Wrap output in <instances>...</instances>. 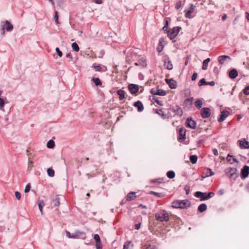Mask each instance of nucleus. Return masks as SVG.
<instances>
[{"label":"nucleus","mask_w":249,"mask_h":249,"mask_svg":"<svg viewBox=\"0 0 249 249\" xmlns=\"http://www.w3.org/2000/svg\"><path fill=\"white\" fill-rule=\"evenodd\" d=\"M156 219L159 222H167L169 220V213L165 210H161L155 214Z\"/></svg>","instance_id":"nucleus-1"},{"label":"nucleus","mask_w":249,"mask_h":249,"mask_svg":"<svg viewBox=\"0 0 249 249\" xmlns=\"http://www.w3.org/2000/svg\"><path fill=\"white\" fill-rule=\"evenodd\" d=\"M190 206V202L187 199L175 200L172 203V207L174 208L187 209Z\"/></svg>","instance_id":"nucleus-2"},{"label":"nucleus","mask_w":249,"mask_h":249,"mask_svg":"<svg viewBox=\"0 0 249 249\" xmlns=\"http://www.w3.org/2000/svg\"><path fill=\"white\" fill-rule=\"evenodd\" d=\"M214 195V193L213 192L207 193L197 191L195 193L194 196L195 197L199 198L200 200L202 201L208 200L213 197Z\"/></svg>","instance_id":"nucleus-3"},{"label":"nucleus","mask_w":249,"mask_h":249,"mask_svg":"<svg viewBox=\"0 0 249 249\" xmlns=\"http://www.w3.org/2000/svg\"><path fill=\"white\" fill-rule=\"evenodd\" d=\"M237 171V169L235 168L229 167L225 170V173L229 178H233L235 179L238 177Z\"/></svg>","instance_id":"nucleus-4"},{"label":"nucleus","mask_w":249,"mask_h":249,"mask_svg":"<svg viewBox=\"0 0 249 249\" xmlns=\"http://www.w3.org/2000/svg\"><path fill=\"white\" fill-rule=\"evenodd\" d=\"M181 27L176 26L174 27L172 30L167 31L168 36L171 39H174L178 34Z\"/></svg>","instance_id":"nucleus-5"},{"label":"nucleus","mask_w":249,"mask_h":249,"mask_svg":"<svg viewBox=\"0 0 249 249\" xmlns=\"http://www.w3.org/2000/svg\"><path fill=\"white\" fill-rule=\"evenodd\" d=\"M150 93L153 95L160 96H165L166 94V92L165 90L159 89V87L151 89Z\"/></svg>","instance_id":"nucleus-6"},{"label":"nucleus","mask_w":249,"mask_h":249,"mask_svg":"<svg viewBox=\"0 0 249 249\" xmlns=\"http://www.w3.org/2000/svg\"><path fill=\"white\" fill-rule=\"evenodd\" d=\"M72 238H80L85 239L86 238V233L84 231H76L72 233Z\"/></svg>","instance_id":"nucleus-7"},{"label":"nucleus","mask_w":249,"mask_h":249,"mask_svg":"<svg viewBox=\"0 0 249 249\" xmlns=\"http://www.w3.org/2000/svg\"><path fill=\"white\" fill-rule=\"evenodd\" d=\"M0 27H3L7 32L11 31L13 29V25L8 20L1 21Z\"/></svg>","instance_id":"nucleus-8"},{"label":"nucleus","mask_w":249,"mask_h":249,"mask_svg":"<svg viewBox=\"0 0 249 249\" xmlns=\"http://www.w3.org/2000/svg\"><path fill=\"white\" fill-rule=\"evenodd\" d=\"M201 116L202 118L206 119L211 116V109L209 107H203L201 109Z\"/></svg>","instance_id":"nucleus-9"},{"label":"nucleus","mask_w":249,"mask_h":249,"mask_svg":"<svg viewBox=\"0 0 249 249\" xmlns=\"http://www.w3.org/2000/svg\"><path fill=\"white\" fill-rule=\"evenodd\" d=\"M249 175V166L245 165L241 171V178L242 179L246 178Z\"/></svg>","instance_id":"nucleus-10"},{"label":"nucleus","mask_w":249,"mask_h":249,"mask_svg":"<svg viewBox=\"0 0 249 249\" xmlns=\"http://www.w3.org/2000/svg\"><path fill=\"white\" fill-rule=\"evenodd\" d=\"M239 147L241 149H249V142L245 140V139L239 140L238 141Z\"/></svg>","instance_id":"nucleus-11"},{"label":"nucleus","mask_w":249,"mask_h":249,"mask_svg":"<svg viewBox=\"0 0 249 249\" xmlns=\"http://www.w3.org/2000/svg\"><path fill=\"white\" fill-rule=\"evenodd\" d=\"M135 65L141 68L146 67L147 66L146 59L144 57H140L138 61L135 63Z\"/></svg>","instance_id":"nucleus-12"},{"label":"nucleus","mask_w":249,"mask_h":249,"mask_svg":"<svg viewBox=\"0 0 249 249\" xmlns=\"http://www.w3.org/2000/svg\"><path fill=\"white\" fill-rule=\"evenodd\" d=\"M196 122L191 118H188L186 121V126L192 129H195L196 127Z\"/></svg>","instance_id":"nucleus-13"},{"label":"nucleus","mask_w":249,"mask_h":249,"mask_svg":"<svg viewBox=\"0 0 249 249\" xmlns=\"http://www.w3.org/2000/svg\"><path fill=\"white\" fill-rule=\"evenodd\" d=\"M128 89L131 94H135L139 90V87L137 85L131 84L128 86Z\"/></svg>","instance_id":"nucleus-14"},{"label":"nucleus","mask_w":249,"mask_h":249,"mask_svg":"<svg viewBox=\"0 0 249 249\" xmlns=\"http://www.w3.org/2000/svg\"><path fill=\"white\" fill-rule=\"evenodd\" d=\"M229 114V112L227 110H223L221 112V114L220 115V117L218 119V121L219 122H223L226 118L228 116Z\"/></svg>","instance_id":"nucleus-15"},{"label":"nucleus","mask_w":249,"mask_h":249,"mask_svg":"<svg viewBox=\"0 0 249 249\" xmlns=\"http://www.w3.org/2000/svg\"><path fill=\"white\" fill-rule=\"evenodd\" d=\"M227 60H231V57L228 55H220L218 57V62L221 65H223Z\"/></svg>","instance_id":"nucleus-16"},{"label":"nucleus","mask_w":249,"mask_h":249,"mask_svg":"<svg viewBox=\"0 0 249 249\" xmlns=\"http://www.w3.org/2000/svg\"><path fill=\"white\" fill-rule=\"evenodd\" d=\"M172 110L178 116L180 117L182 115V110L178 106H176L175 107H173Z\"/></svg>","instance_id":"nucleus-17"},{"label":"nucleus","mask_w":249,"mask_h":249,"mask_svg":"<svg viewBox=\"0 0 249 249\" xmlns=\"http://www.w3.org/2000/svg\"><path fill=\"white\" fill-rule=\"evenodd\" d=\"M179 140H185L186 138V130L183 127H180L178 130Z\"/></svg>","instance_id":"nucleus-18"},{"label":"nucleus","mask_w":249,"mask_h":249,"mask_svg":"<svg viewBox=\"0 0 249 249\" xmlns=\"http://www.w3.org/2000/svg\"><path fill=\"white\" fill-rule=\"evenodd\" d=\"M165 81L167 84H168V85L171 89H174L176 88L177 82L173 79H166Z\"/></svg>","instance_id":"nucleus-19"},{"label":"nucleus","mask_w":249,"mask_h":249,"mask_svg":"<svg viewBox=\"0 0 249 249\" xmlns=\"http://www.w3.org/2000/svg\"><path fill=\"white\" fill-rule=\"evenodd\" d=\"M134 106L138 108L139 112H142L143 110L144 107L142 103L138 101L134 103Z\"/></svg>","instance_id":"nucleus-20"},{"label":"nucleus","mask_w":249,"mask_h":249,"mask_svg":"<svg viewBox=\"0 0 249 249\" xmlns=\"http://www.w3.org/2000/svg\"><path fill=\"white\" fill-rule=\"evenodd\" d=\"M194 11V6L193 4H190V9L188 11L186 12L185 14V17L186 18H192V17L191 16V14L193 13Z\"/></svg>","instance_id":"nucleus-21"},{"label":"nucleus","mask_w":249,"mask_h":249,"mask_svg":"<svg viewBox=\"0 0 249 249\" xmlns=\"http://www.w3.org/2000/svg\"><path fill=\"white\" fill-rule=\"evenodd\" d=\"M227 160L230 162V164H233L234 162L238 163L237 160L233 157V156L228 154L226 158Z\"/></svg>","instance_id":"nucleus-22"},{"label":"nucleus","mask_w":249,"mask_h":249,"mask_svg":"<svg viewBox=\"0 0 249 249\" xmlns=\"http://www.w3.org/2000/svg\"><path fill=\"white\" fill-rule=\"evenodd\" d=\"M238 75V72L236 69H233L229 71V76L231 79L235 78Z\"/></svg>","instance_id":"nucleus-23"},{"label":"nucleus","mask_w":249,"mask_h":249,"mask_svg":"<svg viewBox=\"0 0 249 249\" xmlns=\"http://www.w3.org/2000/svg\"><path fill=\"white\" fill-rule=\"evenodd\" d=\"M136 197V196L135 195V193L133 192H131L129 193L126 196V200L127 201H131L133 200Z\"/></svg>","instance_id":"nucleus-24"},{"label":"nucleus","mask_w":249,"mask_h":249,"mask_svg":"<svg viewBox=\"0 0 249 249\" xmlns=\"http://www.w3.org/2000/svg\"><path fill=\"white\" fill-rule=\"evenodd\" d=\"M203 175H205V177H209L213 175L214 173L210 168H206L203 172Z\"/></svg>","instance_id":"nucleus-25"},{"label":"nucleus","mask_w":249,"mask_h":249,"mask_svg":"<svg viewBox=\"0 0 249 249\" xmlns=\"http://www.w3.org/2000/svg\"><path fill=\"white\" fill-rule=\"evenodd\" d=\"M117 94L119 96V100H122L125 98V92L123 89H119L117 91Z\"/></svg>","instance_id":"nucleus-26"},{"label":"nucleus","mask_w":249,"mask_h":249,"mask_svg":"<svg viewBox=\"0 0 249 249\" xmlns=\"http://www.w3.org/2000/svg\"><path fill=\"white\" fill-rule=\"evenodd\" d=\"M207 209L206 204L204 203L201 204L198 207V211L200 213H203Z\"/></svg>","instance_id":"nucleus-27"},{"label":"nucleus","mask_w":249,"mask_h":249,"mask_svg":"<svg viewBox=\"0 0 249 249\" xmlns=\"http://www.w3.org/2000/svg\"><path fill=\"white\" fill-rule=\"evenodd\" d=\"M164 67L169 70H171L173 69V65L171 62V61L168 60L167 61H165L164 64Z\"/></svg>","instance_id":"nucleus-28"},{"label":"nucleus","mask_w":249,"mask_h":249,"mask_svg":"<svg viewBox=\"0 0 249 249\" xmlns=\"http://www.w3.org/2000/svg\"><path fill=\"white\" fill-rule=\"evenodd\" d=\"M53 203L54 206H58L60 204L59 196H56L55 198L53 200Z\"/></svg>","instance_id":"nucleus-29"},{"label":"nucleus","mask_w":249,"mask_h":249,"mask_svg":"<svg viewBox=\"0 0 249 249\" xmlns=\"http://www.w3.org/2000/svg\"><path fill=\"white\" fill-rule=\"evenodd\" d=\"M210 61V59L208 58L204 60L203 62V65L202 69L203 70H206L208 68V63Z\"/></svg>","instance_id":"nucleus-30"},{"label":"nucleus","mask_w":249,"mask_h":249,"mask_svg":"<svg viewBox=\"0 0 249 249\" xmlns=\"http://www.w3.org/2000/svg\"><path fill=\"white\" fill-rule=\"evenodd\" d=\"M149 194L155 195L159 197H162L164 196V194L162 193H157L153 191H150Z\"/></svg>","instance_id":"nucleus-31"},{"label":"nucleus","mask_w":249,"mask_h":249,"mask_svg":"<svg viewBox=\"0 0 249 249\" xmlns=\"http://www.w3.org/2000/svg\"><path fill=\"white\" fill-rule=\"evenodd\" d=\"M45 203L42 200H38V206L40 212H41V214L43 213L42 212V209L43 207L44 206Z\"/></svg>","instance_id":"nucleus-32"},{"label":"nucleus","mask_w":249,"mask_h":249,"mask_svg":"<svg viewBox=\"0 0 249 249\" xmlns=\"http://www.w3.org/2000/svg\"><path fill=\"white\" fill-rule=\"evenodd\" d=\"M203 105L202 101L200 99H197L195 102V106L198 109L201 108Z\"/></svg>","instance_id":"nucleus-33"},{"label":"nucleus","mask_w":249,"mask_h":249,"mask_svg":"<svg viewBox=\"0 0 249 249\" xmlns=\"http://www.w3.org/2000/svg\"><path fill=\"white\" fill-rule=\"evenodd\" d=\"M91 80L94 83L96 86H100L102 85V82L99 78H92Z\"/></svg>","instance_id":"nucleus-34"},{"label":"nucleus","mask_w":249,"mask_h":249,"mask_svg":"<svg viewBox=\"0 0 249 249\" xmlns=\"http://www.w3.org/2000/svg\"><path fill=\"white\" fill-rule=\"evenodd\" d=\"M190 160L192 164H195L197 160V156L195 155H191L190 157Z\"/></svg>","instance_id":"nucleus-35"},{"label":"nucleus","mask_w":249,"mask_h":249,"mask_svg":"<svg viewBox=\"0 0 249 249\" xmlns=\"http://www.w3.org/2000/svg\"><path fill=\"white\" fill-rule=\"evenodd\" d=\"M54 142L52 140H49L47 143V146L49 148H53L54 147Z\"/></svg>","instance_id":"nucleus-36"},{"label":"nucleus","mask_w":249,"mask_h":249,"mask_svg":"<svg viewBox=\"0 0 249 249\" xmlns=\"http://www.w3.org/2000/svg\"><path fill=\"white\" fill-rule=\"evenodd\" d=\"M92 67L95 69L97 71H103V68L100 65H97L95 64H93L92 65Z\"/></svg>","instance_id":"nucleus-37"},{"label":"nucleus","mask_w":249,"mask_h":249,"mask_svg":"<svg viewBox=\"0 0 249 249\" xmlns=\"http://www.w3.org/2000/svg\"><path fill=\"white\" fill-rule=\"evenodd\" d=\"M166 175L167 177L170 179H172L175 177V173L173 171H169L167 172Z\"/></svg>","instance_id":"nucleus-38"},{"label":"nucleus","mask_w":249,"mask_h":249,"mask_svg":"<svg viewBox=\"0 0 249 249\" xmlns=\"http://www.w3.org/2000/svg\"><path fill=\"white\" fill-rule=\"evenodd\" d=\"M71 47L72 50L76 52H77L79 51V47L76 42H73L72 43Z\"/></svg>","instance_id":"nucleus-39"},{"label":"nucleus","mask_w":249,"mask_h":249,"mask_svg":"<svg viewBox=\"0 0 249 249\" xmlns=\"http://www.w3.org/2000/svg\"><path fill=\"white\" fill-rule=\"evenodd\" d=\"M193 100H194L193 97L188 98L184 100V103L185 104H189V105H191L192 104Z\"/></svg>","instance_id":"nucleus-40"},{"label":"nucleus","mask_w":249,"mask_h":249,"mask_svg":"<svg viewBox=\"0 0 249 249\" xmlns=\"http://www.w3.org/2000/svg\"><path fill=\"white\" fill-rule=\"evenodd\" d=\"M47 173L49 176L53 177L54 175V171L52 168H48L47 170Z\"/></svg>","instance_id":"nucleus-41"},{"label":"nucleus","mask_w":249,"mask_h":249,"mask_svg":"<svg viewBox=\"0 0 249 249\" xmlns=\"http://www.w3.org/2000/svg\"><path fill=\"white\" fill-rule=\"evenodd\" d=\"M198 85L199 86H201L203 85H207V82L205 80V78L201 79L198 82Z\"/></svg>","instance_id":"nucleus-42"},{"label":"nucleus","mask_w":249,"mask_h":249,"mask_svg":"<svg viewBox=\"0 0 249 249\" xmlns=\"http://www.w3.org/2000/svg\"><path fill=\"white\" fill-rule=\"evenodd\" d=\"M156 113L159 114L160 115H161L163 117V118H165L164 113L163 112L162 110L161 109H157L156 111Z\"/></svg>","instance_id":"nucleus-43"},{"label":"nucleus","mask_w":249,"mask_h":249,"mask_svg":"<svg viewBox=\"0 0 249 249\" xmlns=\"http://www.w3.org/2000/svg\"><path fill=\"white\" fill-rule=\"evenodd\" d=\"M95 246L96 249H102V245L101 241L99 242H96L95 244Z\"/></svg>","instance_id":"nucleus-44"},{"label":"nucleus","mask_w":249,"mask_h":249,"mask_svg":"<svg viewBox=\"0 0 249 249\" xmlns=\"http://www.w3.org/2000/svg\"><path fill=\"white\" fill-rule=\"evenodd\" d=\"M30 189H31V185H30V183H28L26 187H25V188L24 189V192L25 193H28L30 190Z\"/></svg>","instance_id":"nucleus-45"},{"label":"nucleus","mask_w":249,"mask_h":249,"mask_svg":"<svg viewBox=\"0 0 249 249\" xmlns=\"http://www.w3.org/2000/svg\"><path fill=\"white\" fill-rule=\"evenodd\" d=\"M243 93L245 95L249 94V86L246 87L243 90Z\"/></svg>","instance_id":"nucleus-46"},{"label":"nucleus","mask_w":249,"mask_h":249,"mask_svg":"<svg viewBox=\"0 0 249 249\" xmlns=\"http://www.w3.org/2000/svg\"><path fill=\"white\" fill-rule=\"evenodd\" d=\"M181 7V1L180 0H178L177 2L175 8L177 9H179Z\"/></svg>","instance_id":"nucleus-47"},{"label":"nucleus","mask_w":249,"mask_h":249,"mask_svg":"<svg viewBox=\"0 0 249 249\" xmlns=\"http://www.w3.org/2000/svg\"><path fill=\"white\" fill-rule=\"evenodd\" d=\"M153 100H154V101L157 103L158 105H160V106H162L163 105V104H162V101H160L158 98H156V97H154L153 98Z\"/></svg>","instance_id":"nucleus-48"},{"label":"nucleus","mask_w":249,"mask_h":249,"mask_svg":"<svg viewBox=\"0 0 249 249\" xmlns=\"http://www.w3.org/2000/svg\"><path fill=\"white\" fill-rule=\"evenodd\" d=\"M54 19H55V21L56 23V24L59 23V21H58V12L57 11H55V12Z\"/></svg>","instance_id":"nucleus-49"},{"label":"nucleus","mask_w":249,"mask_h":249,"mask_svg":"<svg viewBox=\"0 0 249 249\" xmlns=\"http://www.w3.org/2000/svg\"><path fill=\"white\" fill-rule=\"evenodd\" d=\"M55 51L59 57H61L63 55L62 52L59 50L58 47L55 48Z\"/></svg>","instance_id":"nucleus-50"},{"label":"nucleus","mask_w":249,"mask_h":249,"mask_svg":"<svg viewBox=\"0 0 249 249\" xmlns=\"http://www.w3.org/2000/svg\"><path fill=\"white\" fill-rule=\"evenodd\" d=\"M184 190L186 192V195H188L190 193V186L189 185H185L184 187Z\"/></svg>","instance_id":"nucleus-51"},{"label":"nucleus","mask_w":249,"mask_h":249,"mask_svg":"<svg viewBox=\"0 0 249 249\" xmlns=\"http://www.w3.org/2000/svg\"><path fill=\"white\" fill-rule=\"evenodd\" d=\"M15 196L18 200H20L21 198V194L19 192L16 191L15 192Z\"/></svg>","instance_id":"nucleus-52"},{"label":"nucleus","mask_w":249,"mask_h":249,"mask_svg":"<svg viewBox=\"0 0 249 249\" xmlns=\"http://www.w3.org/2000/svg\"><path fill=\"white\" fill-rule=\"evenodd\" d=\"M94 239L95 241V242H99V241H100V236L98 234H95L94 235Z\"/></svg>","instance_id":"nucleus-53"},{"label":"nucleus","mask_w":249,"mask_h":249,"mask_svg":"<svg viewBox=\"0 0 249 249\" xmlns=\"http://www.w3.org/2000/svg\"><path fill=\"white\" fill-rule=\"evenodd\" d=\"M197 76V73L196 72H194L193 73V75L192 76V80L195 81L196 79Z\"/></svg>","instance_id":"nucleus-54"},{"label":"nucleus","mask_w":249,"mask_h":249,"mask_svg":"<svg viewBox=\"0 0 249 249\" xmlns=\"http://www.w3.org/2000/svg\"><path fill=\"white\" fill-rule=\"evenodd\" d=\"M4 105V100L0 98V108L2 107Z\"/></svg>","instance_id":"nucleus-55"},{"label":"nucleus","mask_w":249,"mask_h":249,"mask_svg":"<svg viewBox=\"0 0 249 249\" xmlns=\"http://www.w3.org/2000/svg\"><path fill=\"white\" fill-rule=\"evenodd\" d=\"M146 249H157L155 245H149Z\"/></svg>","instance_id":"nucleus-56"},{"label":"nucleus","mask_w":249,"mask_h":249,"mask_svg":"<svg viewBox=\"0 0 249 249\" xmlns=\"http://www.w3.org/2000/svg\"><path fill=\"white\" fill-rule=\"evenodd\" d=\"M215 85V82L213 81L211 82H207V85H210L211 86H213Z\"/></svg>","instance_id":"nucleus-57"},{"label":"nucleus","mask_w":249,"mask_h":249,"mask_svg":"<svg viewBox=\"0 0 249 249\" xmlns=\"http://www.w3.org/2000/svg\"><path fill=\"white\" fill-rule=\"evenodd\" d=\"M168 22L167 21V20L166 21V24L163 27V30L164 31H167V30L168 29Z\"/></svg>","instance_id":"nucleus-58"},{"label":"nucleus","mask_w":249,"mask_h":249,"mask_svg":"<svg viewBox=\"0 0 249 249\" xmlns=\"http://www.w3.org/2000/svg\"><path fill=\"white\" fill-rule=\"evenodd\" d=\"M213 152L215 156H217L218 155V150L215 148L213 149Z\"/></svg>","instance_id":"nucleus-59"},{"label":"nucleus","mask_w":249,"mask_h":249,"mask_svg":"<svg viewBox=\"0 0 249 249\" xmlns=\"http://www.w3.org/2000/svg\"><path fill=\"white\" fill-rule=\"evenodd\" d=\"M66 236L67 237L69 238H72V233H71L69 231H66Z\"/></svg>","instance_id":"nucleus-60"},{"label":"nucleus","mask_w":249,"mask_h":249,"mask_svg":"<svg viewBox=\"0 0 249 249\" xmlns=\"http://www.w3.org/2000/svg\"><path fill=\"white\" fill-rule=\"evenodd\" d=\"M129 248V243L126 242L124 245L123 249H128Z\"/></svg>","instance_id":"nucleus-61"},{"label":"nucleus","mask_w":249,"mask_h":249,"mask_svg":"<svg viewBox=\"0 0 249 249\" xmlns=\"http://www.w3.org/2000/svg\"><path fill=\"white\" fill-rule=\"evenodd\" d=\"M94 1L95 3L98 4H101L102 3V0H94Z\"/></svg>","instance_id":"nucleus-62"},{"label":"nucleus","mask_w":249,"mask_h":249,"mask_svg":"<svg viewBox=\"0 0 249 249\" xmlns=\"http://www.w3.org/2000/svg\"><path fill=\"white\" fill-rule=\"evenodd\" d=\"M66 57L70 58L71 60L72 59V55L71 54V53H67Z\"/></svg>","instance_id":"nucleus-63"},{"label":"nucleus","mask_w":249,"mask_h":249,"mask_svg":"<svg viewBox=\"0 0 249 249\" xmlns=\"http://www.w3.org/2000/svg\"><path fill=\"white\" fill-rule=\"evenodd\" d=\"M245 14H246V17L247 18L248 20L249 21V12H246L245 13Z\"/></svg>","instance_id":"nucleus-64"}]
</instances>
